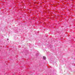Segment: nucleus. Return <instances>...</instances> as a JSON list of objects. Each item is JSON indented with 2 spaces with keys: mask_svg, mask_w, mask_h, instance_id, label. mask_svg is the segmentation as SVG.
<instances>
[{
  "mask_svg": "<svg viewBox=\"0 0 75 75\" xmlns=\"http://www.w3.org/2000/svg\"><path fill=\"white\" fill-rule=\"evenodd\" d=\"M43 58L44 59H46V57H45V56H44L43 57Z\"/></svg>",
  "mask_w": 75,
  "mask_h": 75,
  "instance_id": "f257e3e1",
  "label": "nucleus"
}]
</instances>
